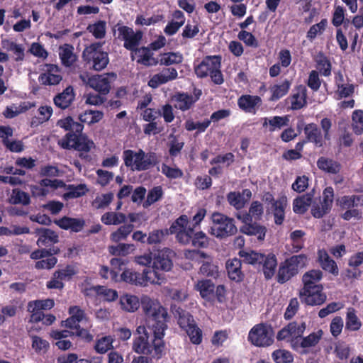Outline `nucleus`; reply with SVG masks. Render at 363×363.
<instances>
[{
    "instance_id": "f257e3e1",
    "label": "nucleus",
    "mask_w": 363,
    "mask_h": 363,
    "mask_svg": "<svg viewBox=\"0 0 363 363\" xmlns=\"http://www.w3.org/2000/svg\"><path fill=\"white\" fill-rule=\"evenodd\" d=\"M141 303L146 326L137 328L138 336L134 338L132 349L138 354L158 360L162 357L165 347L163 338L167 328V310L157 299L149 296H143Z\"/></svg>"
},
{
    "instance_id": "f03ea898",
    "label": "nucleus",
    "mask_w": 363,
    "mask_h": 363,
    "mask_svg": "<svg viewBox=\"0 0 363 363\" xmlns=\"http://www.w3.org/2000/svg\"><path fill=\"white\" fill-rule=\"evenodd\" d=\"M91 116L89 123H95L101 121L103 118V113L99 111H89L79 116V122L74 121L72 117L67 116L59 120L57 125L62 128L67 133L58 142V145L65 150H74L79 152V157L87 159L89 156L84 152H89L92 148L95 147V144L92 140L89 139L86 134L83 133V123L87 121L86 116Z\"/></svg>"
},
{
    "instance_id": "7ed1b4c3",
    "label": "nucleus",
    "mask_w": 363,
    "mask_h": 363,
    "mask_svg": "<svg viewBox=\"0 0 363 363\" xmlns=\"http://www.w3.org/2000/svg\"><path fill=\"white\" fill-rule=\"evenodd\" d=\"M171 234H176L177 240L182 245L191 244L196 248H207L209 238L203 231L195 232L186 215H182L170 226Z\"/></svg>"
},
{
    "instance_id": "20e7f679",
    "label": "nucleus",
    "mask_w": 363,
    "mask_h": 363,
    "mask_svg": "<svg viewBox=\"0 0 363 363\" xmlns=\"http://www.w3.org/2000/svg\"><path fill=\"white\" fill-rule=\"evenodd\" d=\"M239 255L245 263L257 267L262 270L267 280L271 279L275 274L277 259L274 254L265 255L253 250L250 252L241 250L239 252Z\"/></svg>"
},
{
    "instance_id": "39448f33",
    "label": "nucleus",
    "mask_w": 363,
    "mask_h": 363,
    "mask_svg": "<svg viewBox=\"0 0 363 363\" xmlns=\"http://www.w3.org/2000/svg\"><path fill=\"white\" fill-rule=\"evenodd\" d=\"M124 164L133 171H146L159 163L157 154L154 152L145 153L142 149L135 152L132 150H125L123 152Z\"/></svg>"
},
{
    "instance_id": "423d86ee",
    "label": "nucleus",
    "mask_w": 363,
    "mask_h": 363,
    "mask_svg": "<svg viewBox=\"0 0 363 363\" xmlns=\"http://www.w3.org/2000/svg\"><path fill=\"white\" fill-rule=\"evenodd\" d=\"M221 60L220 55L205 56L201 62L194 67L196 75L200 79L209 76L215 84H222L224 82V78L220 70Z\"/></svg>"
},
{
    "instance_id": "0eeeda50",
    "label": "nucleus",
    "mask_w": 363,
    "mask_h": 363,
    "mask_svg": "<svg viewBox=\"0 0 363 363\" xmlns=\"http://www.w3.org/2000/svg\"><path fill=\"white\" fill-rule=\"evenodd\" d=\"M321 128L315 123L306 124L303 128L305 142L313 143L317 147H321L325 140L331 139L330 129L332 121L329 118H323L320 123Z\"/></svg>"
},
{
    "instance_id": "6e6552de",
    "label": "nucleus",
    "mask_w": 363,
    "mask_h": 363,
    "mask_svg": "<svg viewBox=\"0 0 363 363\" xmlns=\"http://www.w3.org/2000/svg\"><path fill=\"white\" fill-rule=\"evenodd\" d=\"M308 257L305 254L292 255L281 262L277 274V281L281 284H285L296 277L300 269L306 267Z\"/></svg>"
},
{
    "instance_id": "1a4fd4ad",
    "label": "nucleus",
    "mask_w": 363,
    "mask_h": 363,
    "mask_svg": "<svg viewBox=\"0 0 363 363\" xmlns=\"http://www.w3.org/2000/svg\"><path fill=\"white\" fill-rule=\"evenodd\" d=\"M103 44L95 42L86 46L82 52V59L85 65L94 71H101L109 62L108 54L102 49Z\"/></svg>"
},
{
    "instance_id": "9d476101",
    "label": "nucleus",
    "mask_w": 363,
    "mask_h": 363,
    "mask_svg": "<svg viewBox=\"0 0 363 363\" xmlns=\"http://www.w3.org/2000/svg\"><path fill=\"white\" fill-rule=\"evenodd\" d=\"M208 233L217 239H225L235 235L238 232L235 220L225 214L219 212L213 213Z\"/></svg>"
},
{
    "instance_id": "9b49d317",
    "label": "nucleus",
    "mask_w": 363,
    "mask_h": 363,
    "mask_svg": "<svg viewBox=\"0 0 363 363\" xmlns=\"http://www.w3.org/2000/svg\"><path fill=\"white\" fill-rule=\"evenodd\" d=\"M274 333L272 329L264 323L254 325L249 332L248 340L252 345L264 347L274 342Z\"/></svg>"
},
{
    "instance_id": "f8f14e48",
    "label": "nucleus",
    "mask_w": 363,
    "mask_h": 363,
    "mask_svg": "<svg viewBox=\"0 0 363 363\" xmlns=\"http://www.w3.org/2000/svg\"><path fill=\"white\" fill-rule=\"evenodd\" d=\"M155 272L149 268H143L141 272L133 269H125L121 274V280L131 285L145 286L153 281Z\"/></svg>"
},
{
    "instance_id": "ddd939ff",
    "label": "nucleus",
    "mask_w": 363,
    "mask_h": 363,
    "mask_svg": "<svg viewBox=\"0 0 363 363\" xmlns=\"http://www.w3.org/2000/svg\"><path fill=\"white\" fill-rule=\"evenodd\" d=\"M363 201L362 195L342 196L337 200V204L342 210H346L341 215V218L345 220H350L352 218L360 219L362 218V211L354 208L358 206V203Z\"/></svg>"
},
{
    "instance_id": "4468645a",
    "label": "nucleus",
    "mask_w": 363,
    "mask_h": 363,
    "mask_svg": "<svg viewBox=\"0 0 363 363\" xmlns=\"http://www.w3.org/2000/svg\"><path fill=\"white\" fill-rule=\"evenodd\" d=\"M201 95V89L194 87L193 95L187 92H177L172 96V100L175 103L174 105L175 108L184 112L191 109L195 103L199 100Z\"/></svg>"
},
{
    "instance_id": "2eb2a0df",
    "label": "nucleus",
    "mask_w": 363,
    "mask_h": 363,
    "mask_svg": "<svg viewBox=\"0 0 363 363\" xmlns=\"http://www.w3.org/2000/svg\"><path fill=\"white\" fill-rule=\"evenodd\" d=\"M299 298L302 303L311 306H320L327 299V296L323 292V286H315L312 289H301L299 291Z\"/></svg>"
},
{
    "instance_id": "dca6fc26",
    "label": "nucleus",
    "mask_w": 363,
    "mask_h": 363,
    "mask_svg": "<svg viewBox=\"0 0 363 363\" xmlns=\"http://www.w3.org/2000/svg\"><path fill=\"white\" fill-rule=\"evenodd\" d=\"M334 190L331 186L326 187L323 192L322 200L319 203H314L311 208V214L315 218H321L328 213L333 206Z\"/></svg>"
},
{
    "instance_id": "f3484780",
    "label": "nucleus",
    "mask_w": 363,
    "mask_h": 363,
    "mask_svg": "<svg viewBox=\"0 0 363 363\" xmlns=\"http://www.w3.org/2000/svg\"><path fill=\"white\" fill-rule=\"evenodd\" d=\"M173 255L174 252L167 247L159 250L153 258L152 270L155 272L156 270L170 271L173 267Z\"/></svg>"
},
{
    "instance_id": "a211bd4d",
    "label": "nucleus",
    "mask_w": 363,
    "mask_h": 363,
    "mask_svg": "<svg viewBox=\"0 0 363 363\" xmlns=\"http://www.w3.org/2000/svg\"><path fill=\"white\" fill-rule=\"evenodd\" d=\"M39 186L38 185H32L30 186V191L33 196L34 197H45L46 196L49 191L45 187H51L54 189H57L58 188H65L66 184L60 179H43L39 182Z\"/></svg>"
},
{
    "instance_id": "6ab92c4d",
    "label": "nucleus",
    "mask_w": 363,
    "mask_h": 363,
    "mask_svg": "<svg viewBox=\"0 0 363 363\" xmlns=\"http://www.w3.org/2000/svg\"><path fill=\"white\" fill-rule=\"evenodd\" d=\"M237 218L242 221L243 225L240 227V232L247 235H255L257 240L263 241L265 238L267 228L257 223L256 220L253 222L252 219L250 221H245L243 218H241V215H238Z\"/></svg>"
},
{
    "instance_id": "aec40b11",
    "label": "nucleus",
    "mask_w": 363,
    "mask_h": 363,
    "mask_svg": "<svg viewBox=\"0 0 363 363\" xmlns=\"http://www.w3.org/2000/svg\"><path fill=\"white\" fill-rule=\"evenodd\" d=\"M45 72L40 74L38 80L43 85H57L62 79L60 68L53 64H46Z\"/></svg>"
},
{
    "instance_id": "412c9836",
    "label": "nucleus",
    "mask_w": 363,
    "mask_h": 363,
    "mask_svg": "<svg viewBox=\"0 0 363 363\" xmlns=\"http://www.w3.org/2000/svg\"><path fill=\"white\" fill-rule=\"evenodd\" d=\"M262 104V99L257 95L242 94L238 99L239 108L245 113L255 114Z\"/></svg>"
},
{
    "instance_id": "4be33fe9",
    "label": "nucleus",
    "mask_w": 363,
    "mask_h": 363,
    "mask_svg": "<svg viewBox=\"0 0 363 363\" xmlns=\"http://www.w3.org/2000/svg\"><path fill=\"white\" fill-rule=\"evenodd\" d=\"M170 309L179 327L184 330L196 324L193 315L177 304H172Z\"/></svg>"
},
{
    "instance_id": "5701e85b",
    "label": "nucleus",
    "mask_w": 363,
    "mask_h": 363,
    "mask_svg": "<svg viewBox=\"0 0 363 363\" xmlns=\"http://www.w3.org/2000/svg\"><path fill=\"white\" fill-rule=\"evenodd\" d=\"M225 268L228 278L236 283L242 282L245 274L242 270V261L238 258L230 259L226 262Z\"/></svg>"
},
{
    "instance_id": "b1692460",
    "label": "nucleus",
    "mask_w": 363,
    "mask_h": 363,
    "mask_svg": "<svg viewBox=\"0 0 363 363\" xmlns=\"http://www.w3.org/2000/svg\"><path fill=\"white\" fill-rule=\"evenodd\" d=\"M35 233L38 235L37 245L39 247H54L59 242V236L56 232L49 228H37Z\"/></svg>"
},
{
    "instance_id": "393cba45",
    "label": "nucleus",
    "mask_w": 363,
    "mask_h": 363,
    "mask_svg": "<svg viewBox=\"0 0 363 363\" xmlns=\"http://www.w3.org/2000/svg\"><path fill=\"white\" fill-rule=\"evenodd\" d=\"M318 262L320 267L325 272H327L334 277H337L339 274V269L337 263L328 255L327 251L324 249L318 250Z\"/></svg>"
},
{
    "instance_id": "a878e982",
    "label": "nucleus",
    "mask_w": 363,
    "mask_h": 363,
    "mask_svg": "<svg viewBox=\"0 0 363 363\" xmlns=\"http://www.w3.org/2000/svg\"><path fill=\"white\" fill-rule=\"evenodd\" d=\"M54 223L61 229L70 230L74 233L80 232L85 225V220L83 218H75L68 216H64Z\"/></svg>"
},
{
    "instance_id": "bb28decb",
    "label": "nucleus",
    "mask_w": 363,
    "mask_h": 363,
    "mask_svg": "<svg viewBox=\"0 0 363 363\" xmlns=\"http://www.w3.org/2000/svg\"><path fill=\"white\" fill-rule=\"evenodd\" d=\"M74 99V89L72 86H68L62 92L59 93L54 97L53 101L57 107L65 110L70 106Z\"/></svg>"
},
{
    "instance_id": "cd10ccee",
    "label": "nucleus",
    "mask_w": 363,
    "mask_h": 363,
    "mask_svg": "<svg viewBox=\"0 0 363 363\" xmlns=\"http://www.w3.org/2000/svg\"><path fill=\"white\" fill-rule=\"evenodd\" d=\"M216 286L210 279L199 280L195 285V289L199 292L202 298L211 301L215 297Z\"/></svg>"
},
{
    "instance_id": "c85d7f7f",
    "label": "nucleus",
    "mask_w": 363,
    "mask_h": 363,
    "mask_svg": "<svg viewBox=\"0 0 363 363\" xmlns=\"http://www.w3.org/2000/svg\"><path fill=\"white\" fill-rule=\"evenodd\" d=\"M138 59V64L145 67L156 66L159 63V60L153 57V52L151 48L147 47H140L134 52Z\"/></svg>"
},
{
    "instance_id": "c756f323",
    "label": "nucleus",
    "mask_w": 363,
    "mask_h": 363,
    "mask_svg": "<svg viewBox=\"0 0 363 363\" xmlns=\"http://www.w3.org/2000/svg\"><path fill=\"white\" fill-rule=\"evenodd\" d=\"M95 294L104 297L106 301H113L118 298V293L116 290L108 289L104 286H93L85 289L86 296Z\"/></svg>"
},
{
    "instance_id": "7c9ffc66",
    "label": "nucleus",
    "mask_w": 363,
    "mask_h": 363,
    "mask_svg": "<svg viewBox=\"0 0 363 363\" xmlns=\"http://www.w3.org/2000/svg\"><path fill=\"white\" fill-rule=\"evenodd\" d=\"M323 272L320 269H311L305 272L302 277V289H312L322 285L319 282L323 278Z\"/></svg>"
},
{
    "instance_id": "2f4dec72",
    "label": "nucleus",
    "mask_w": 363,
    "mask_h": 363,
    "mask_svg": "<svg viewBox=\"0 0 363 363\" xmlns=\"http://www.w3.org/2000/svg\"><path fill=\"white\" fill-rule=\"evenodd\" d=\"M201 261V265L199 269V273L203 276L216 279L219 276L218 266L213 262L212 256L208 255V257H204Z\"/></svg>"
},
{
    "instance_id": "473e14b6",
    "label": "nucleus",
    "mask_w": 363,
    "mask_h": 363,
    "mask_svg": "<svg viewBox=\"0 0 363 363\" xmlns=\"http://www.w3.org/2000/svg\"><path fill=\"white\" fill-rule=\"evenodd\" d=\"M323 331L319 330L318 332L311 333L306 337H301V339L294 343V350H298L299 348H308L315 346L321 339Z\"/></svg>"
},
{
    "instance_id": "72a5a7b5",
    "label": "nucleus",
    "mask_w": 363,
    "mask_h": 363,
    "mask_svg": "<svg viewBox=\"0 0 363 363\" xmlns=\"http://www.w3.org/2000/svg\"><path fill=\"white\" fill-rule=\"evenodd\" d=\"M287 206V198L286 196H280L272 206L274 223L276 225H281L285 219V208Z\"/></svg>"
},
{
    "instance_id": "f704fd0d",
    "label": "nucleus",
    "mask_w": 363,
    "mask_h": 363,
    "mask_svg": "<svg viewBox=\"0 0 363 363\" xmlns=\"http://www.w3.org/2000/svg\"><path fill=\"white\" fill-rule=\"evenodd\" d=\"M296 91L291 96V108L292 110H299L307 104L306 87L300 85L297 86Z\"/></svg>"
},
{
    "instance_id": "c9c22d12",
    "label": "nucleus",
    "mask_w": 363,
    "mask_h": 363,
    "mask_svg": "<svg viewBox=\"0 0 363 363\" xmlns=\"http://www.w3.org/2000/svg\"><path fill=\"white\" fill-rule=\"evenodd\" d=\"M108 74L104 75H94L91 80V88L99 92L100 94H107L111 89L110 81L108 78Z\"/></svg>"
},
{
    "instance_id": "e433bc0d",
    "label": "nucleus",
    "mask_w": 363,
    "mask_h": 363,
    "mask_svg": "<svg viewBox=\"0 0 363 363\" xmlns=\"http://www.w3.org/2000/svg\"><path fill=\"white\" fill-rule=\"evenodd\" d=\"M317 166L320 170L332 174H337L341 170L340 162L325 157H320L317 160Z\"/></svg>"
},
{
    "instance_id": "4c0bfd02",
    "label": "nucleus",
    "mask_w": 363,
    "mask_h": 363,
    "mask_svg": "<svg viewBox=\"0 0 363 363\" xmlns=\"http://www.w3.org/2000/svg\"><path fill=\"white\" fill-rule=\"evenodd\" d=\"M291 86V82L285 79L281 84H274L270 86L269 90L272 95L269 98L270 101H277L284 96L289 92Z\"/></svg>"
},
{
    "instance_id": "58836bf2",
    "label": "nucleus",
    "mask_w": 363,
    "mask_h": 363,
    "mask_svg": "<svg viewBox=\"0 0 363 363\" xmlns=\"http://www.w3.org/2000/svg\"><path fill=\"white\" fill-rule=\"evenodd\" d=\"M362 324L357 315V311L353 307H349L347 309L345 317V330L348 331L359 330Z\"/></svg>"
},
{
    "instance_id": "ea45409f",
    "label": "nucleus",
    "mask_w": 363,
    "mask_h": 363,
    "mask_svg": "<svg viewBox=\"0 0 363 363\" xmlns=\"http://www.w3.org/2000/svg\"><path fill=\"white\" fill-rule=\"evenodd\" d=\"M313 196V194L308 193L295 199L293 201L294 213L298 214L305 213L312 203Z\"/></svg>"
},
{
    "instance_id": "a19ab883",
    "label": "nucleus",
    "mask_w": 363,
    "mask_h": 363,
    "mask_svg": "<svg viewBox=\"0 0 363 363\" xmlns=\"http://www.w3.org/2000/svg\"><path fill=\"white\" fill-rule=\"evenodd\" d=\"M143 38V33L140 30H138L130 34L127 38L125 39L123 47L131 52V60H134L133 52H135L139 48L138 45Z\"/></svg>"
},
{
    "instance_id": "79ce46f5",
    "label": "nucleus",
    "mask_w": 363,
    "mask_h": 363,
    "mask_svg": "<svg viewBox=\"0 0 363 363\" xmlns=\"http://www.w3.org/2000/svg\"><path fill=\"white\" fill-rule=\"evenodd\" d=\"M287 328L291 335L290 342L291 345V347L293 348L294 346L295 345V342L296 340L298 342L302 337L306 328V324L305 322H301L299 323L296 321H293L287 325Z\"/></svg>"
},
{
    "instance_id": "37998d69",
    "label": "nucleus",
    "mask_w": 363,
    "mask_h": 363,
    "mask_svg": "<svg viewBox=\"0 0 363 363\" xmlns=\"http://www.w3.org/2000/svg\"><path fill=\"white\" fill-rule=\"evenodd\" d=\"M264 123H262V126L267 127L269 125V131L272 133L276 130H280L284 126L288 125L289 123V118L287 116H273L270 118H264Z\"/></svg>"
},
{
    "instance_id": "c03bdc74",
    "label": "nucleus",
    "mask_w": 363,
    "mask_h": 363,
    "mask_svg": "<svg viewBox=\"0 0 363 363\" xmlns=\"http://www.w3.org/2000/svg\"><path fill=\"white\" fill-rule=\"evenodd\" d=\"M143 296L141 298L143 297ZM142 299L140 302L139 298L134 295L131 294H125L123 295L120 298V303L121 305V308L128 311V312H134L137 311L140 306H142Z\"/></svg>"
},
{
    "instance_id": "a18cd8bd",
    "label": "nucleus",
    "mask_w": 363,
    "mask_h": 363,
    "mask_svg": "<svg viewBox=\"0 0 363 363\" xmlns=\"http://www.w3.org/2000/svg\"><path fill=\"white\" fill-rule=\"evenodd\" d=\"M74 48L72 45L65 44L60 47V58L62 64L67 67H71L76 61V56L73 52Z\"/></svg>"
},
{
    "instance_id": "49530a36",
    "label": "nucleus",
    "mask_w": 363,
    "mask_h": 363,
    "mask_svg": "<svg viewBox=\"0 0 363 363\" xmlns=\"http://www.w3.org/2000/svg\"><path fill=\"white\" fill-rule=\"evenodd\" d=\"M264 213L263 205L258 201H254L251 203L249 208V212L241 215V218H243L245 221H250V219L255 220H259Z\"/></svg>"
},
{
    "instance_id": "de8ad7c7",
    "label": "nucleus",
    "mask_w": 363,
    "mask_h": 363,
    "mask_svg": "<svg viewBox=\"0 0 363 363\" xmlns=\"http://www.w3.org/2000/svg\"><path fill=\"white\" fill-rule=\"evenodd\" d=\"M133 228L134 225L132 223L124 224L111 233L110 239L113 242H119L121 240H125L131 233Z\"/></svg>"
},
{
    "instance_id": "09e8293b",
    "label": "nucleus",
    "mask_w": 363,
    "mask_h": 363,
    "mask_svg": "<svg viewBox=\"0 0 363 363\" xmlns=\"http://www.w3.org/2000/svg\"><path fill=\"white\" fill-rule=\"evenodd\" d=\"M170 233L169 229H156L150 231L147 237L146 244L149 245H160Z\"/></svg>"
},
{
    "instance_id": "8fccbe9b",
    "label": "nucleus",
    "mask_w": 363,
    "mask_h": 363,
    "mask_svg": "<svg viewBox=\"0 0 363 363\" xmlns=\"http://www.w3.org/2000/svg\"><path fill=\"white\" fill-rule=\"evenodd\" d=\"M38 116H35L32 118L30 125L36 127L44 122L48 121L52 114V108L51 106H40L38 108Z\"/></svg>"
},
{
    "instance_id": "3c124183",
    "label": "nucleus",
    "mask_w": 363,
    "mask_h": 363,
    "mask_svg": "<svg viewBox=\"0 0 363 363\" xmlns=\"http://www.w3.org/2000/svg\"><path fill=\"white\" fill-rule=\"evenodd\" d=\"M210 125L211 120L208 118H206L201 122H194L192 119H187L184 123V128L187 131L196 130V133L199 134L205 132Z\"/></svg>"
},
{
    "instance_id": "603ef678",
    "label": "nucleus",
    "mask_w": 363,
    "mask_h": 363,
    "mask_svg": "<svg viewBox=\"0 0 363 363\" xmlns=\"http://www.w3.org/2000/svg\"><path fill=\"white\" fill-rule=\"evenodd\" d=\"M86 30L96 39H102L106 35V23L105 21L99 20L93 24H89Z\"/></svg>"
},
{
    "instance_id": "864d4df0",
    "label": "nucleus",
    "mask_w": 363,
    "mask_h": 363,
    "mask_svg": "<svg viewBox=\"0 0 363 363\" xmlns=\"http://www.w3.org/2000/svg\"><path fill=\"white\" fill-rule=\"evenodd\" d=\"M65 187L68 190V191L64 194V197L65 199L79 198L85 195L88 191L86 185L84 184H80L77 186L74 184H69L67 186L66 185Z\"/></svg>"
},
{
    "instance_id": "5fc2aeb1",
    "label": "nucleus",
    "mask_w": 363,
    "mask_h": 363,
    "mask_svg": "<svg viewBox=\"0 0 363 363\" xmlns=\"http://www.w3.org/2000/svg\"><path fill=\"white\" fill-rule=\"evenodd\" d=\"M183 61V56L179 52H169L161 54L159 63L161 65L169 66L178 65Z\"/></svg>"
},
{
    "instance_id": "6e6d98bb",
    "label": "nucleus",
    "mask_w": 363,
    "mask_h": 363,
    "mask_svg": "<svg viewBox=\"0 0 363 363\" xmlns=\"http://www.w3.org/2000/svg\"><path fill=\"white\" fill-rule=\"evenodd\" d=\"M317 69L320 74L328 77L331 74V63L328 58L323 54L320 52L315 60Z\"/></svg>"
},
{
    "instance_id": "4d7b16f0",
    "label": "nucleus",
    "mask_w": 363,
    "mask_h": 363,
    "mask_svg": "<svg viewBox=\"0 0 363 363\" xmlns=\"http://www.w3.org/2000/svg\"><path fill=\"white\" fill-rule=\"evenodd\" d=\"M60 253V249L58 247H50L48 249L46 248H42V249H38L34 251H33L30 255V257L32 259L38 260L42 259L43 258L46 257L49 255H56Z\"/></svg>"
},
{
    "instance_id": "13d9d810",
    "label": "nucleus",
    "mask_w": 363,
    "mask_h": 363,
    "mask_svg": "<svg viewBox=\"0 0 363 363\" xmlns=\"http://www.w3.org/2000/svg\"><path fill=\"white\" fill-rule=\"evenodd\" d=\"M227 200L229 204L237 210L242 208L246 203V200L244 197H242V195H241L240 192H229L227 194Z\"/></svg>"
},
{
    "instance_id": "bf43d9fd",
    "label": "nucleus",
    "mask_w": 363,
    "mask_h": 363,
    "mask_svg": "<svg viewBox=\"0 0 363 363\" xmlns=\"http://www.w3.org/2000/svg\"><path fill=\"white\" fill-rule=\"evenodd\" d=\"M328 26V20L323 18L319 23L310 27L306 37L309 40H314L318 34H322Z\"/></svg>"
},
{
    "instance_id": "052dcab7",
    "label": "nucleus",
    "mask_w": 363,
    "mask_h": 363,
    "mask_svg": "<svg viewBox=\"0 0 363 363\" xmlns=\"http://www.w3.org/2000/svg\"><path fill=\"white\" fill-rule=\"evenodd\" d=\"M113 340L111 336H104L99 339L94 346V349L99 354H104L113 348Z\"/></svg>"
},
{
    "instance_id": "680f3d73",
    "label": "nucleus",
    "mask_w": 363,
    "mask_h": 363,
    "mask_svg": "<svg viewBox=\"0 0 363 363\" xmlns=\"http://www.w3.org/2000/svg\"><path fill=\"white\" fill-rule=\"evenodd\" d=\"M272 357L276 363H291L294 361L292 353L285 350L274 351Z\"/></svg>"
},
{
    "instance_id": "e2e57ef3",
    "label": "nucleus",
    "mask_w": 363,
    "mask_h": 363,
    "mask_svg": "<svg viewBox=\"0 0 363 363\" xmlns=\"http://www.w3.org/2000/svg\"><path fill=\"white\" fill-rule=\"evenodd\" d=\"M163 192L160 186H155L150 189L147 194V199L143 203L144 208H147L154 203L159 201L162 196Z\"/></svg>"
},
{
    "instance_id": "0e129e2a",
    "label": "nucleus",
    "mask_w": 363,
    "mask_h": 363,
    "mask_svg": "<svg viewBox=\"0 0 363 363\" xmlns=\"http://www.w3.org/2000/svg\"><path fill=\"white\" fill-rule=\"evenodd\" d=\"M190 341L194 345H199L202 342V330L196 324L191 325L189 328L184 330Z\"/></svg>"
},
{
    "instance_id": "69168bd1",
    "label": "nucleus",
    "mask_w": 363,
    "mask_h": 363,
    "mask_svg": "<svg viewBox=\"0 0 363 363\" xmlns=\"http://www.w3.org/2000/svg\"><path fill=\"white\" fill-rule=\"evenodd\" d=\"M113 193L109 192L97 196L92 202V206L97 209L108 206L113 199Z\"/></svg>"
},
{
    "instance_id": "338daca9",
    "label": "nucleus",
    "mask_w": 363,
    "mask_h": 363,
    "mask_svg": "<svg viewBox=\"0 0 363 363\" xmlns=\"http://www.w3.org/2000/svg\"><path fill=\"white\" fill-rule=\"evenodd\" d=\"M162 173L168 179H175L184 176L183 171L179 167H172L166 164H162Z\"/></svg>"
},
{
    "instance_id": "774afa93",
    "label": "nucleus",
    "mask_w": 363,
    "mask_h": 363,
    "mask_svg": "<svg viewBox=\"0 0 363 363\" xmlns=\"http://www.w3.org/2000/svg\"><path fill=\"white\" fill-rule=\"evenodd\" d=\"M45 259H40L35 263V268L36 269H52L57 263V259L54 255H49L46 257Z\"/></svg>"
}]
</instances>
